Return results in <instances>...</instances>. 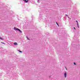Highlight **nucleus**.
Returning <instances> with one entry per match:
<instances>
[{
	"label": "nucleus",
	"instance_id": "obj_3",
	"mask_svg": "<svg viewBox=\"0 0 80 80\" xmlns=\"http://www.w3.org/2000/svg\"><path fill=\"white\" fill-rule=\"evenodd\" d=\"M64 77H65V78H66V77L67 76V73L66 72H65L64 74Z\"/></svg>",
	"mask_w": 80,
	"mask_h": 80
},
{
	"label": "nucleus",
	"instance_id": "obj_14",
	"mask_svg": "<svg viewBox=\"0 0 80 80\" xmlns=\"http://www.w3.org/2000/svg\"><path fill=\"white\" fill-rule=\"evenodd\" d=\"M27 1H28V0H27Z\"/></svg>",
	"mask_w": 80,
	"mask_h": 80
},
{
	"label": "nucleus",
	"instance_id": "obj_8",
	"mask_svg": "<svg viewBox=\"0 0 80 80\" xmlns=\"http://www.w3.org/2000/svg\"><path fill=\"white\" fill-rule=\"evenodd\" d=\"M2 43V44H5V43L4 42H1Z\"/></svg>",
	"mask_w": 80,
	"mask_h": 80
},
{
	"label": "nucleus",
	"instance_id": "obj_12",
	"mask_svg": "<svg viewBox=\"0 0 80 80\" xmlns=\"http://www.w3.org/2000/svg\"><path fill=\"white\" fill-rule=\"evenodd\" d=\"M19 52H20V53H22V51H19Z\"/></svg>",
	"mask_w": 80,
	"mask_h": 80
},
{
	"label": "nucleus",
	"instance_id": "obj_1",
	"mask_svg": "<svg viewBox=\"0 0 80 80\" xmlns=\"http://www.w3.org/2000/svg\"><path fill=\"white\" fill-rule=\"evenodd\" d=\"M14 30H18L20 32H21V33H22V31H21L20 29L18 28H15V27L14 28Z\"/></svg>",
	"mask_w": 80,
	"mask_h": 80
},
{
	"label": "nucleus",
	"instance_id": "obj_13",
	"mask_svg": "<svg viewBox=\"0 0 80 80\" xmlns=\"http://www.w3.org/2000/svg\"><path fill=\"white\" fill-rule=\"evenodd\" d=\"M74 29H75V28L74 27Z\"/></svg>",
	"mask_w": 80,
	"mask_h": 80
},
{
	"label": "nucleus",
	"instance_id": "obj_9",
	"mask_svg": "<svg viewBox=\"0 0 80 80\" xmlns=\"http://www.w3.org/2000/svg\"><path fill=\"white\" fill-rule=\"evenodd\" d=\"M74 65H76V63L75 62H74Z\"/></svg>",
	"mask_w": 80,
	"mask_h": 80
},
{
	"label": "nucleus",
	"instance_id": "obj_11",
	"mask_svg": "<svg viewBox=\"0 0 80 80\" xmlns=\"http://www.w3.org/2000/svg\"><path fill=\"white\" fill-rule=\"evenodd\" d=\"M66 16H67V17H68V15H66Z\"/></svg>",
	"mask_w": 80,
	"mask_h": 80
},
{
	"label": "nucleus",
	"instance_id": "obj_5",
	"mask_svg": "<svg viewBox=\"0 0 80 80\" xmlns=\"http://www.w3.org/2000/svg\"><path fill=\"white\" fill-rule=\"evenodd\" d=\"M57 25H58V27H59V25H58V23H57V22H56Z\"/></svg>",
	"mask_w": 80,
	"mask_h": 80
},
{
	"label": "nucleus",
	"instance_id": "obj_15",
	"mask_svg": "<svg viewBox=\"0 0 80 80\" xmlns=\"http://www.w3.org/2000/svg\"><path fill=\"white\" fill-rule=\"evenodd\" d=\"M66 69L67 70V68H66L65 67Z\"/></svg>",
	"mask_w": 80,
	"mask_h": 80
},
{
	"label": "nucleus",
	"instance_id": "obj_10",
	"mask_svg": "<svg viewBox=\"0 0 80 80\" xmlns=\"http://www.w3.org/2000/svg\"><path fill=\"white\" fill-rule=\"evenodd\" d=\"M76 22H77V23H78V21H76Z\"/></svg>",
	"mask_w": 80,
	"mask_h": 80
},
{
	"label": "nucleus",
	"instance_id": "obj_2",
	"mask_svg": "<svg viewBox=\"0 0 80 80\" xmlns=\"http://www.w3.org/2000/svg\"><path fill=\"white\" fill-rule=\"evenodd\" d=\"M13 44L14 45H18V44H17V43L16 42L14 43Z\"/></svg>",
	"mask_w": 80,
	"mask_h": 80
},
{
	"label": "nucleus",
	"instance_id": "obj_6",
	"mask_svg": "<svg viewBox=\"0 0 80 80\" xmlns=\"http://www.w3.org/2000/svg\"><path fill=\"white\" fill-rule=\"evenodd\" d=\"M0 39H1V40H3V38H1L0 37Z\"/></svg>",
	"mask_w": 80,
	"mask_h": 80
},
{
	"label": "nucleus",
	"instance_id": "obj_7",
	"mask_svg": "<svg viewBox=\"0 0 80 80\" xmlns=\"http://www.w3.org/2000/svg\"><path fill=\"white\" fill-rule=\"evenodd\" d=\"M77 24L78 25V28H79V26H78V23H77Z\"/></svg>",
	"mask_w": 80,
	"mask_h": 80
},
{
	"label": "nucleus",
	"instance_id": "obj_4",
	"mask_svg": "<svg viewBox=\"0 0 80 80\" xmlns=\"http://www.w3.org/2000/svg\"><path fill=\"white\" fill-rule=\"evenodd\" d=\"M23 1H24L26 3H28V1H27L26 0H23Z\"/></svg>",
	"mask_w": 80,
	"mask_h": 80
},
{
	"label": "nucleus",
	"instance_id": "obj_16",
	"mask_svg": "<svg viewBox=\"0 0 80 80\" xmlns=\"http://www.w3.org/2000/svg\"><path fill=\"white\" fill-rule=\"evenodd\" d=\"M68 18H69V17H68Z\"/></svg>",
	"mask_w": 80,
	"mask_h": 80
}]
</instances>
